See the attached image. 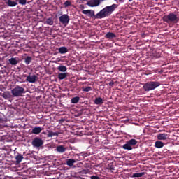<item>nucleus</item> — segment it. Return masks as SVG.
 Segmentation results:
<instances>
[{
  "instance_id": "nucleus-15",
  "label": "nucleus",
  "mask_w": 179,
  "mask_h": 179,
  "mask_svg": "<svg viewBox=\"0 0 179 179\" xmlns=\"http://www.w3.org/2000/svg\"><path fill=\"white\" fill-rule=\"evenodd\" d=\"M6 5L10 7H15L16 6H17V3L15 2L13 0H8V1H6Z\"/></svg>"
},
{
  "instance_id": "nucleus-34",
  "label": "nucleus",
  "mask_w": 179,
  "mask_h": 179,
  "mask_svg": "<svg viewBox=\"0 0 179 179\" xmlns=\"http://www.w3.org/2000/svg\"><path fill=\"white\" fill-rule=\"evenodd\" d=\"M154 57L155 58H159L160 57L159 54H157L155 52H153V55Z\"/></svg>"
},
{
  "instance_id": "nucleus-21",
  "label": "nucleus",
  "mask_w": 179,
  "mask_h": 179,
  "mask_svg": "<svg viewBox=\"0 0 179 179\" xmlns=\"http://www.w3.org/2000/svg\"><path fill=\"white\" fill-rule=\"evenodd\" d=\"M58 78L62 80H64L65 78H66L67 77V73H59V75L57 76Z\"/></svg>"
},
{
  "instance_id": "nucleus-32",
  "label": "nucleus",
  "mask_w": 179,
  "mask_h": 179,
  "mask_svg": "<svg viewBox=\"0 0 179 179\" xmlns=\"http://www.w3.org/2000/svg\"><path fill=\"white\" fill-rule=\"evenodd\" d=\"M88 172H89V171H88V170H86V169H84V170H82V171H81V173H82V174H87Z\"/></svg>"
},
{
  "instance_id": "nucleus-14",
  "label": "nucleus",
  "mask_w": 179,
  "mask_h": 179,
  "mask_svg": "<svg viewBox=\"0 0 179 179\" xmlns=\"http://www.w3.org/2000/svg\"><path fill=\"white\" fill-rule=\"evenodd\" d=\"M116 38V35L112 32H108L106 35H105V38L106 39H112Z\"/></svg>"
},
{
  "instance_id": "nucleus-35",
  "label": "nucleus",
  "mask_w": 179,
  "mask_h": 179,
  "mask_svg": "<svg viewBox=\"0 0 179 179\" xmlns=\"http://www.w3.org/2000/svg\"><path fill=\"white\" fill-rule=\"evenodd\" d=\"M108 85L110 86V87L114 86V82H113V81L109 82Z\"/></svg>"
},
{
  "instance_id": "nucleus-17",
  "label": "nucleus",
  "mask_w": 179,
  "mask_h": 179,
  "mask_svg": "<svg viewBox=\"0 0 179 179\" xmlns=\"http://www.w3.org/2000/svg\"><path fill=\"white\" fill-rule=\"evenodd\" d=\"M78 161L76 160V159H67V165L68 166H73V164H75L76 162H77Z\"/></svg>"
},
{
  "instance_id": "nucleus-31",
  "label": "nucleus",
  "mask_w": 179,
  "mask_h": 179,
  "mask_svg": "<svg viewBox=\"0 0 179 179\" xmlns=\"http://www.w3.org/2000/svg\"><path fill=\"white\" fill-rule=\"evenodd\" d=\"M73 157H74V160H76L77 162H80V161L79 155H76L73 156Z\"/></svg>"
},
{
  "instance_id": "nucleus-13",
  "label": "nucleus",
  "mask_w": 179,
  "mask_h": 179,
  "mask_svg": "<svg viewBox=\"0 0 179 179\" xmlns=\"http://www.w3.org/2000/svg\"><path fill=\"white\" fill-rule=\"evenodd\" d=\"M68 52V49L65 46H62L60 48H59V53L61 55H64L65 53Z\"/></svg>"
},
{
  "instance_id": "nucleus-16",
  "label": "nucleus",
  "mask_w": 179,
  "mask_h": 179,
  "mask_svg": "<svg viewBox=\"0 0 179 179\" xmlns=\"http://www.w3.org/2000/svg\"><path fill=\"white\" fill-rule=\"evenodd\" d=\"M41 132V127H34L32 129L33 134H40Z\"/></svg>"
},
{
  "instance_id": "nucleus-36",
  "label": "nucleus",
  "mask_w": 179,
  "mask_h": 179,
  "mask_svg": "<svg viewBox=\"0 0 179 179\" xmlns=\"http://www.w3.org/2000/svg\"><path fill=\"white\" fill-rule=\"evenodd\" d=\"M118 1L120 3H122V2H124V0H118ZM129 1L131 2V1H132V0H129Z\"/></svg>"
},
{
  "instance_id": "nucleus-4",
  "label": "nucleus",
  "mask_w": 179,
  "mask_h": 179,
  "mask_svg": "<svg viewBox=\"0 0 179 179\" xmlns=\"http://www.w3.org/2000/svg\"><path fill=\"white\" fill-rule=\"evenodd\" d=\"M11 93L13 96L14 97H19L22 96V94L24 93V88L20 87V85H16L13 90H11Z\"/></svg>"
},
{
  "instance_id": "nucleus-12",
  "label": "nucleus",
  "mask_w": 179,
  "mask_h": 179,
  "mask_svg": "<svg viewBox=\"0 0 179 179\" xmlns=\"http://www.w3.org/2000/svg\"><path fill=\"white\" fill-rule=\"evenodd\" d=\"M164 145H165V143L162 141H156L154 145V146L157 149H161Z\"/></svg>"
},
{
  "instance_id": "nucleus-25",
  "label": "nucleus",
  "mask_w": 179,
  "mask_h": 179,
  "mask_svg": "<svg viewBox=\"0 0 179 179\" xmlns=\"http://www.w3.org/2000/svg\"><path fill=\"white\" fill-rule=\"evenodd\" d=\"M8 61L10 62V64L11 65H14V66L17 65V63H18L17 60H16V59H15V58H13V57L10 58Z\"/></svg>"
},
{
  "instance_id": "nucleus-29",
  "label": "nucleus",
  "mask_w": 179,
  "mask_h": 179,
  "mask_svg": "<svg viewBox=\"0 0 179 179\" xmlns=\"http://www.w3.org/2000/svg\"><path fill=\"white\" fill-rule=\"evenodd\" d=\"M64 6L65 8H68L69 6H71V2L69 0L66 1L65 3H64Z\"/></svg>"
},
{
  "instance_id": "nucleus-26",
  "label": "nucleus",
  "mask_w": 179,
  "mask_h": 179,
  "mask_svg": "<svg viewBox=\"0 0 179 179\" xmlns=\"http://www.w3.org/2000/svg\"><path fill=\"white\" fill-rule=\"evenodd\" d=\"M57 70H59L61 72H66L67 67L65 66H59V67H57Z\"/></svg>"
},
{
  "instance_id": "nucleus-2",
  "label": "nucleus",
  "mask_w": 179,
  "mask_h": 179,
  "mask_svg": "<svg viewBox=\"0 0 179 179\" xmlns=\"http://www.w3.org/2000/svg\"><path fill=\"white\" fill-rule=\"evenodd\" d=\"M159 86H161V83L157 81H150L143 84V89L145 92H148L157 89Z\"/></svg>"
},
{
  "instance_id": "nucleus-23",
  "label": "nucleus",
  "mask_w": 179,
  "mask_h": 179,
  "mask_svg": "<svg viewBox=\"0 0 179 179\" xmlns=\"http://www.w3.org/2000/svg\"><path fill=\"white\" fill-rule=\"evenodd\" d=\"M80 101V97L79 96H76L71 99V103L72 104H77L79 103Z\"/></svg>"
},
{
  "instance_id": "nucleus-18",
  "label": "nucleus",
  "mask_w": 179,
  "mask_h": 179,
  "mask_svg": "<svg viewBox=\"0 0 179 179\" xmlns=\"http://www.w3.org/2000/svg\"><path fill=\"white\" fill-rule=\"evenodd\" d=\"M94 104H96V105H101V104H103V99H102V98H96V99H94Z\"/></svg>"
},
{
  "instance_id": "nucleus-22",
  "label": "nucleus",
  "mask_w": 179,
  "mask_h": 179,
  "mask_svg": "<svg viewBox=\"0 0 179 179\" xmlns=\"http://www.w3.org/2000/svg\"><path fill=\"white\" fill-rule=\"evenodd\" d=\"M145 172H141V173H133L132 177L133 178H141L145 176Z\"/></svg>"
},
{
  "instance_id": "nucleus-10",
  "label": "nucleus",
  "mask_w": 179,
  "mask_h": 179,
  "mask_svg": "<svg viewBox=\"0 0 179 179\" xmlns=\"http://www.w3.org/2000/svg\"><path fill=\"white\" fill-rule=\"evenodd\" d=\"M168 138V134H159L157 135V139L159 141H165Z\"/></svg>"
},
{
  "instance_id": "nucleus-11",
  "label": "nucleus",
  "mask_w": 179,
  "mask_h": 179,
  "mask_svg": "<svg viewBox=\"0 0 179 179\" xmlns=\"http://www.w3.org/2000/svg\"><path fill=\"white\" fill-rule=\"evenodd\" d=\"M66 151V148H64L63 145L57 147V152L59 153H64Z\"/></svg>"
},
{
  "instance_id": "nucleus-9",
  "label": "nucleus",
  "mask_w": 179,
  "mask_h": 179,
  "mask_svg": "<svg viewBox=\"0 0 179 179\" xmlns=\"http://www.w3.org/2000/svg\"><path fill=\"white\" fill-rule=\"evenodd\" d=\"M36 79L37 76L36 75H29L28 76H27V79H25V80L27 82H29V83H34L35 82H36Z\"/></svg>"
},
{
  "instance_id": "nucleus-20",
  "label": "nucleus",
  "mask_w": 179,
  "mask_h": 179,
  "mask_svg": "<svg viewBox=\"0 0 179 179\" xmlns=\"http://www.w3.org/2000/svg\"><path fill=\"white\" fill-rule=\"evenodd\" d=\"M55 136H57V137L59 136V133L50 131L47 134L48 138H52V137H55Z\"/></svg>"
},
{
  "instance_id": "nucleus-7",
  "label": "nucleus",
  "mask_w": 179,
  "mask_h": 179,
  "mask_svg": "<svg viewBox=\"0 0 179 179\" xmlns=\"http://www.w3.org/2000/svg\"><path fill=\"white\" fill-rule=\"evenodd\" d=\"M43 144H44V141H43L41 138H38L37 137L33 139L32 141V145L34 148H40Z\"/></svg>"
},
{
  "instance_id": "nucleus-27",
  "label": "nucleus",
  "mask_w": 179,
  "mask_h": 179,
  "mask_svg": "<svg viewBox=\"0 0 179 179\" xmlns=\"http://www.w3.org/2000/svg\"><path fill=\"white\" fill-rule=\"evenodd\" d=\"M45 24H47V25H53V20L52 18L50 17L47 20H45Z\"/></svg>"
},
{
  "instance_id": "nucleus-6",
  "label": "nucleus",
  "mask_w": 179,
  "mask_h": 179,
  "mask_svg": "<svg viewBox=\"0 0 179 179\" xmlns=\"http://www.w3.org/2000/svg\"><path fill=\"white\" fill-rule=\"evenodd\" d=\"M105 0H90L87 1V3H86V5H87L90 8H96L99 6L100 3H101V2H103Z\"/></svg>"
},
{
  "instance_id": "nucleus-37",
  "label": "nucleus",
  "mask_w": 179,
  "mask_h": 179,
  "mask_svg": "<svg viewBox=\"0 0 179 179\" xmlns=\"http://www.w3.org/2000/svg\"><path fill=\"white\" fill-rule=\"evenodd\" d=\"M109 167L110 168V169L114 170V166L113 165L109 166Z\"/></svg>"
},
{
  "instance_id": "nucleus-19",
  "label": "nucleus",
  "mask_w": 179,
  "mask_h": 179,
  "mask_svg": "<svg viewBox=\"0 0 179 179\" xmlns=\"http://www.w3.org/2000/svg\"><path fill=\"white\" fill-rule=\"evenodd\" d=\"M15 159L17 164H20L24 159V157L22 155H18L15 157Z\"/></svg>"
},
{
  "instance_id": "nucleus-40",
  "label": "nucleus",
  "mask_w": 179,
  "mask_h": 179,
  "mask_svg": "<svg viewBox=\"0 0 179 179\" xmlns=\"http://www.w3.org/2000/svg\"><path fill=\"white\" fill-rule=\"evenodd\" d=\"M178 93H179V87H178Z\"/></svg>"
},
{
  "instance_id": "nucleus-1",
  "label": "nucleus",
  "mask_w": 179,
  "mask_h": 179,
  "mask_svg": "<svg viewBox=\"0 0 179 179\" xmlns=\"http://www.w3.org/2000/svg\"><path fill=\"white\" fill-rule=\"evenodd\" d=\"M118 8V6L116 4H113L112 6H109L105 7L102 10H101L98 13L94 15V10H83L82 13L83 15H86L90 18L96 19H102L108 17L109 15H112L113 12L115 11V9Z\"/></svg>"
},
{
  "instance_id": "nucleus-24",
  "label": "nucleus",
  "mask_w": 179,
  "mask_h": 179,
  "mask_svg": "<svg viewBox=\"0 0 179 179\" xmlns=\"http://www.w3.org/2000/svg\"><path fill=\"white\" fill-rule=\"evenodd\" d=\"M31 61H32V57H31L30 56H28V57H25V59H24V63L27 65L30 64Z\"/></svg>"
},
{
  "instance_id": "nucleus-5",
  "label": "nucleus",
  "mask_w": 179,
  "mask_h": 179,
  "mask_svg": "<svg viewBox=\"0 0 179 179\" xmlns=\"http://www.w3.org/2000/svg\"><path fill=\"white\" fill-rule=\"evenodd\" d=\"M137 144V141L135 139H131L129 141H127V143L123 145L122 148L125 150H132V146H135Z\"/></svg>"
},
{
  "instance_id": "nucleus-3",
  "label": "nucleus",
  "mask_w": 179,
  "mask_h": 179,
  "mask_svg": "<svg viewBox=\"0 0 179 179\" xmlns=\"http://www.w3.org/2000/svg\"><path fill=\"white\" fill-rule=\"evenodd\" d=\"M162 21L165 22L167 24H177L179 21V18L178 17L177 15L174 14L173 13H170L169 14L164 15V17H162Z\"/></svg>"
},
{
  "instance_id": "nucleus-33",
  "label": "nucleus",
  "mask_w": 179,
  "mask_h": 179,
  "mask_svg": "<svg viewBox=\"0 0 179 179\" xmlns=\"http://www.w3.org/2000/svg\"><path fill=\"white\" fill-rule=\"evenodd\" d=\"M90 179H100L99 176H90Z\"/></svg>"
},
{
  "instance_id": "nucleus-30",
  "label": "nucleus",
  "mask_w": 179,
  "mask_h": 179,
  "mask_svg": "<svg viewBox=\"0 0 179 179\" xmlns=\"http://www.w3.org/2000/svg\"><path fill=\"white\" fill-rule=\"evenodd\" d=\"M19 4L25 6L27 4V0H18Z\"/></svg>"
},
{
  "instance_id": "nucleus-38",
  "label": "nucleus",
  "mask_w": 179,
  "mask_h": 179,
  "mask_svg": "<svg viewBox=\"0 0 179 179\" xmlns=\"http://www.w3.org/2000/svg\"><path fill=\"white\" fill-rule=\"evenodd\" d=\"M8 97V96H6V94H3V98L6 99Z\"/></svg>"
},
{
  "instance_id": "nucleus-39",
  "label": "nucleus",
  "mask_w": 179,
  "mask_h": 179,
  "mask_svg": "<svg viewBox=\"0 0 179 179\" xmlns=\"http://www.w3.org/2000/svg\"><path fill=\"white\" fill-rule=\"evenodd\" d=\"M153 52H155V53H158L159 50H153Z\"/></svg>"
},
{
  "instance_id": "nucleus-8",
  "label": "nucleus",
  "mask_w": 179,
  "mask_h": 179,
  "mask_svg": "<svg viewBox=\"0 0 179 179\" xmlns=\"http://www.w3.org/2000/svg\"><path fill=\"white\" fill-rule=\"evenodd\" d=\"M59 22L63 24H67L69 23V21L71 19L69 18V16L67 14H64L63 15H61V17H59Z\"/></svg>"
},
{
  "instance_id": "nucleus-28",
  "label": "nucleus",
  "mask_w": 179,
  "mask_h": 179,
  "mask_svg": "<svg viewBox=\"0 0 179 179\" xmlns=\"http://www.w3.org/2000/svg\"><path fill=\"white\" fill-rule=\"evenodd\" d=\"M83 92H88L92 91V87H86L85 88H82Z\"/></svg>"
}]
</instances>
